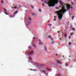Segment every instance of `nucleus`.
Returning a JSON list of instances; mask_svg holds the SVG:
<instances>
[{"label":"nucleus","mask_w":76,"mask_h":76,"mask_svg":"<svg viewBox=\"0 0 76 76\" xmlns=\"http://www.w3.org/2000/svg\"><path fill=\"white\" fill-rule=\"evenodd\" d=\"M70 7H71L70 5L69 4H67L66 5L67 10H66L64 9L65 6H62V7H59L58 9H61V10H59L58 12L57 11L55 12V13H57V15H58V16L59 19H62V17H63V15H64V13H66V11L69 10L70 9Z\"/></svg>","instance_id":"obj_1"},{"label":"nucleus","mask_w":76,"mask_h":76,"mask_svg":"<svg viewBox=\"0 0 76 76\" xmlns=\"http://www.w3.org/2000/svg\"><path fill=\"white\" fill-rule=\"evenodd\" d=\"M58 1V0H50L48 2L49 7H54L55 6V4H57Z\"/></svg>","instance_id":"obj_2"},{"label":"nucleus","mask_w":76,"mask_h":76,"mask_svg":"<svg viewBox=\"0 0 76 76\" xmlns=\"http://www.w3.org/2000/svg\"><path fill=\"white\" fill-rule=\"evenodd\" d=\"M59 3H60V6H61V5H63V4H63V2H61V1H60L59 2Z\"/></svg>","instance_id":"obj_3"},{"label":"nucleus","mask_w":76,"mask_h":76,"mask_svg":"<svg viewBox=\"0 0 76 76\" xmlns=\"http://www.w3.org/2000/svg\"><path fill=\"white\" fill-rule=\"evenodd\" d=\"M18 13V11H15V12L14 13V14H17Z\"/></svg>","instance_id":"obj_4"},{"label":"nucleus","mask_w":76,"mask_h":76,"mask_svg":"<svg viewBox=\"0 0 76 76\" xmlns=\"http://www.w3.org/2000/svg\"><path fill=\"white\" fill-rule=\"evenodd\" d=\"M48 38H50V39H51V35H49L48 36Z\"/></svg>","instance_id":"obj_5"},{"label":"nucleus","mask_w":76,"mask_h":76,"mask_svg":"<svg viewBox=\"0 0 76 76\" xmlns=\"http://www.w3.org/2000/svg\"><path fill=\"white\" fill-rule=\"evenodd\" d=\"M34 53V52H33V51H32L31 52H29L28 53V54H32V53Z\"/></svg>","instance_id":"obj_6"},{"label":"nucleus","mask_w":76,"mask_h":76,"mask_svg":"<svg viewBox=\"0 0 76 76\" xmlns=\"http://www.w3.org/2000/svg\"><path fill=\"white\" fill-rule=\"evenodd\" d=\"M57 62L58 63V64H61V62L58 61H57Z\"/></svg>","instance_id":"obj_7"},{"label":"nucleus","mask_w":76,"mask_h":76,"mask_svg":"<svg viewBox=\"0 0 76 76\" xmlns=\"http://www.w3.org/2000/svg\"><path fill=\"white\" fill-rule=\"evenodd\" d=\"M31 15H32V16H35L36 15L34 13H31Z\"/></svg>","instance_id":"obj_8"},{"label":"nucleus","mask_w":76,"mask_h":76,"mask_svg":"<svg viewBox=\"0 0 76 76\" xmlns=\"http://www.w3.org/2000/svg\"><path fill=\"white\" fill-rule=\"evenodd\" d=\"M45 51H47V47H46V46L45 47Z\"/></svg>","instance_id":"obj_9"},{"label":"nucleus","mask_w":76,"mask_h":76,"mask_svg":"<svg viewBox=\"0 0 76 76\" xmlns=\"http://www.w3.org/2000/svg\"><path fill=\"white\" fill-rule=\"evenodd\" d=\"M33 46L34 47H36V46L34 44H33Z\"/></svg>","instance_id":"obj_10"},{"label":"nucleus","mask_w":76,"mask_h":76,"mask_svg":"<svg viewBox=\"0 0 76 76\" xmlns=\"http://www.w3.org/2000/svg\"><path fill=\"white\" fill-rule=\"evenodd\" d=\"M74 18H75V16H73L72 17V19H74Z\"/></svg>","instance_id":"obj_11"},{"label":"nucleus","mask_w":76,"mask_h":76,"mask_svg":"<svg viewBox=\"0 0 76 76\" xmlns=\"http://www.w3.org/2000/svg\"><path fill=\"white\" fill-rule=\"evenodd\" d=\"M28 48L29 49H31V46H28Z\"/></svg>","instance_id":"obj_12"},{"label":"nucleus","mask_w":76,"mask_h":76,"mask_svg":"<svg viewBox=\"0 0 76 76\" xmlns=\"http://www.w3.org/2000/svg\"><path fill=\"white\" fill-rule=\"evenodd\" d=\"M72 44V43L71 42H69V45H71Z\"/></svg>","instance_id":"obj_13"},{"label":"nucleus","mask_w":76,"mask_h":76,"mask_svg":"<svg viewBox=\"0 0 76 76\" xmlns=\"http://www.w3.org/2000/svg\"><path fill=\"white\" fill-rule=\"evenodd\" d=\"M48 25H49L50 26H52V24H49Z\"/></svg>","instance_id":"obj_14"},{"label":"nucleus","mask_w":76,"mask_h":76,"mask_svg":"<svg viewBox=\"0 0 76 76\" xmlns=\"http://www.w3.org/2000/svg\"><path fill=\"white\" fill-rule=\"evenodd\" d=\"M4 9L6 11V12H8V11H7L6 9L4 8Z\"/></svg>","instance_id":"obj_15"},{"label":"nucleus","mask_w":76,"mask_h":76,"mask_svg":"<svg viewBox=\"0 0 76 76\" xmlns=\"http://www.w3.org/2000/svg\"><path fill=\"white\" fill-rule=\"evenodd\" d=\"M65 38H66L67 37V34H65Z\"/></svg>","instance_id":"obj_16"},{"label":"nucleus","mask_w":76,"mask_h":76,"mask_svg":"<svg viewBox=\"0 0 76 76\" xmlns=\"http://www.w3.org/2000/svg\"><path fill=\"white\" fill-rule=\"evenodd\" d=\"M56 76H60V74L56 75Z\"/></svg>","instance_id":"obj_17"},{"label":"nucleus","mask_w":76,"mask_h":76,"mask_svg":"<svg viewBox=\"0 0 76 76\" xmlns=\"http://www.w3.org/2000/svg\"><path fill=\"white\" fill-rule=\"evenodd\" d=\"M39 12H41V9H39Z\"/></svg>","instance_id":"obj_18"},{"label":"nucleus","mask_w":76,"mask_h":76,"mask_svg":"<svg viewBox=\"0 0 76 76\" xmlns=\"http://www.w3.org/2000/svg\"><path fill=\"white\" fill-rule=\"evenodd\" d=\"M29 60H32V58H31L29 57Z\"/></svg>","instance_id":"obj_19"},{"label":"nucleus","mask_w":76,"mask_h":76,"mask_svg":"<svg viewBox=\"0 0 76 76\" xmlns=\"http://www.w3.org/2000/svg\"><path fill=\"white\" fill-rule=\"evenodd\" d=\"M41 72H42V73H43V72H44V73H45V72L44 71H41Z\"/></svg>","instance_id":"obj_20"},{"label":"nucleus","mask_w":76,"mask_h":76,"mask_svg":"<svg viewBox=\"0 0 76 76\" xmlns=\"http://www.w3.org/2000/svg\"><path fill=\"white\" fill-rule=\"evenodd\" d=\"M72 30H73V31H75V28H73Z\"/></svg>","instance_id":"obj_21"},{"label":"nucleus","mask_w":76,"mask_h":76,"mask_svg":"<svg viewBox=\"0 0 76 76\" xmlns=\"http://www.w3.org/2000/svg\"><path fill=\"white\" fill-rule=\"evenodd\" d=\"M5 14H6V15H8V14L7 12H5Z\"/></svg>","instance_id":"obj_22"},{"label":"nucleus","mask_w":76,"mask_h":76,"mask_svg":"<svg viewBox=\"0 0 76 76\" xmlns=\"http://www.w3.org/2000/svg\"><path fill=\"white\" fill-rule=\"evenodd\" d=\"M73 33H71V34H70V35H73Z\"/></svg>","instance_id":"obj_23"},{"label":"nucleus","mask_w":76,"mask_h":76,"mask_svg":"<svg viewBox=\"0 0 76 76\" xmlns=\"http://www.w3.org/2000/svg\"><path fill=\"white\" fill-rule=\"evenodd\" d=\"M54 18L55 19H56V18H57V17L56 16H54Z\"/></svg>","instance_id":"obj_24"},{"label":"nucleus","mask_w":76,"mask_h":76,"mask_svg":"<svg viewBox=\"0 0 76 76\" xmlns=\"http://www.w3.org/2000/svg\"><path fill=\"white\" fill-rule=\"evenodd\" d=\"M28 24L30 25V24H31V23L30 22H28Z\"/></svg>","instance_id":"obj_25"},{"label":"nucleus","mask_w":76,"mask_h":76,"mask_svg":"<svg viewBox=\"0 0 76 76\" xmlns=\"http://www.w3.org/2000/svg\"><path fill=\"white\" fill-rule=\"evenodd\" d=\"M47 70H50V69H48V68H47Z\"/></svg>","instance_id":"obj_26"},{"label":"nucleus","mask_w":76,"mask_h":76,"mask_svg":"<svg viewBox=\"0 0 76 76\" xmlns=\"http://www.w3.org/2000/svg\"><path fill=\"white\" fill-rule=\"evenodd\" d=\"M31 19V17L29 18V19Z\"/></svg>","instance_id":"obj_27"},{"label":"nucleus","mask_w":76,"mask_h":76,"mask_svg":"<svg viewBox=\"0 0 76 76\" xmlns=\"http://www.w3.org/2000/svg\"><path fill=\"white\" fill-rule=\"evenodd\" d=\"M70 37H71V36H70L69 37V39H70Z\"/></svg>","instance_id":"obj_28"},{"label":"nucleus","mask_w":76,"mask_h":76,"mask_svg":"<svg viewBox=\"0 0 76 76\" xmlns=\"http://www.w3.org/2000/svg\"><path fill=\"white\" fill-rule=\"evenodd\" d=\"M14 8H15V9H16V7H14Z\"/></svg>","instance_id":"obj_29"},{"label":"nucleus","mask_w":76,"mask_h":76,"mask_svg":"<svg viewBox=\"0 0 76 76\" xmlns=\"http://www.w3.org/2000/svg\"><path fill=\"white\" fill-rule=\"evenodd\" d=\"M1 3H3V1H1Z\"/></svg>","instance_id":"obj_30"},{"label":"nucleus","mask_w":76,"mask_h":76,"mask_svg":"<svg viewBox=\"0 0 76 76\" xmlns=\"http://www.w3.org/2000/svg\"><path fill=\"white\" fill-rule=\"evenodd\" d=\"M54 21H56V19H54Z\"/></svg>","instance_id":"obj_31"},{"label":"nucleus","mask_w":76,"mask_h":76,"mask_svg":"<svg viewBox=\"0 0 76 76\" xmlns=\"http://www.w3.org/2000/svg\"><path fill=\"white\" fill-rule=\"evenodd\" d=\"M38 44H41L42 43H38Z\"/></svg>","instance_id":"obj_32"},{"label":"nucleus","mask_w":76,"mask_h":76,"mask_svg":"<svg viewBox=\"0 0 76 76\" xmlns=\"http://www.w3.org/2000/svg\"><path fill=\"white\" fill-rule=\"evenodd\" d=\"M35 37H33V39H35Z\"/></svg>","instance_id":"obj_33"},{"label":"nucleus","mask_w":76,"mask_h":76,"mask_svg":"<svg viewBox=\"0 0 76 76\" xmlns=\"http://www.w3.org/2000/svg\"><path fill=\"white\" fill-rule=\"evenodd\" d=\"M39 42H41V40H39Z\"/></svg>","instance_id":"obj_34"},{"label":"nucleus","mask_w":76,"mask_h":76,"mask_svg":"<svg viewBox=\"0 0 76 76\" xmlns=\"http://www.w3.org/2000/svg\"><path fill=\"white\" fill-rule=\"evenodd\" d=\"M43 4V6H44V4Z\"/></svg>","instance_id":"obj_35"},{"label":"nucleus","mask_w":76,"mask_h":76,"mask_svg":"<svg viewBox=\"0 0 76 76\" xmlns=\"http://www.w3.org/2000/svg\"><path fill=\"white\" fill-rule=\"evenodd\" d=\"M37 66V67H39V66Z\"/></svg>","instance_id":"obj_36"},{"label":"nucleus","mask_w":76,"mask_h":76,"mask_svg":"<svg viewBox=\"0 0 76 76\" xmlns=\"http://www.w3.org/2000/svg\"><path fill=\"white\" fill-rule=\"evenodd\" d=\"M58 33H59V31H58Z\"/></svg>","instance_id":"obj_37"},{"label":"nucleus","mask_w":76,"mask_h":76,"mask_svg":"<svg viewBox=\"0 0 76 76\" xmlns=\"http://www.w3.org/2000/svg\"><path fill=\"white\" fill-rule=\"evenodd\" d=\"M56 56H57V54H56Z\"/></svg>","instance_id":"obj_38"},{"label":"nucleus","mask_w":76,"mask_h":76,"mask_svg":"<svg viewBox=\"0 0 76 76\" xmlns=\"http://www.w3.org/2000/svg\"><path fill=\"white\" fill-rule=\"evenodd\" d=\"M71 57L70 56H69V57Z\"/></svg>","instance_id":"obj_39"},{"label":"nucleus","mask_w":76,"mask_h":76,"mask_svg":"<svg viewBox=\"0 0 76 76\" xmlns=\"http://www.w3.org/2000/svg\"><path fill=\"white\" fill-rule=\"evenodd\" d=\"M32 7V8H33V7Z\"/></svg>","instance_id":"obj_40"},{"label":"nucleus","mask_w":76,"mask_h":76,"mask_svg":"<svg viewBox=\"0 0 76 76\" xmlns=\"http://www.w3.org/2000/svg\"><path fill=\"white\" fill-rule=\"evenodd\" d=\"M68 23H69V22H68Z\"/></svg>","instance_id":"obj_41"},{"label":"nucleus","mask_w":76,"mask_h":76,"mask_svg":"<svg viewBox=\"0 0 76 76\" xmlns=\"http://www.w3.org/2000/svg\"><path fill=\"white\" fill-rule=\"evenodd\" d=\"M12 6H14V5H13H13H12Z\"/></svg>","instance_id":"obj_42"},{"label":"nucleus","mask_w":76,"mask_h":76,"mask_svg":"<svg viewBox=\"0 0 76 76\" xmlns=\"http://www.w3.org/2000/svg\"><path fill=\"white\" fill-rule=\"evenodd\" d=\"M71 9H72V7H71Z\"/></svg>","instance_id":"obj_43"},{"label":"nucleus","mask_w":76,"mask_h":76,"mask_svg":"<svg viewBox=\"0 0 76 76\" xmlns=\"http://www.w3.org/2000/svg\"><path fill=\"white\" fill-rule=\"evenodd\" d=\"M69 15H70V14H69Z\"/></svg>","instance_id":"obj_44"},{"label":"nucleus","mask_w":76,"mask_h":76,"mask_svg":"<svg viewBox=\"0 0 76 76\" xmlns=\"http://www.w3.org/2000/svg\"><path fill=\"white\" fill-rule=\"evenodd\" d=\"M63 57H64V56H63Z\"/></svg>","instance_id":"obj_45"}]
</instances>
